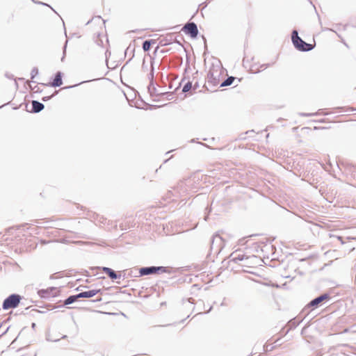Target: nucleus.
<instances>
[{
  "mask_svg": "<svg viewBox=\"0 0 356 356\" xmlns=\"http://www.w3.org/2000/svg\"><path fill=\"white\" fill-rule=\"evenodd\" d=\"M129 61H131V58H130V59H129V60H127V61L126 62V64H128V63H129Z\"/></svg>",
  "mask_w": 356,
  "mask_h": 356,
  "instance_id": "nucleus-47",
  "label": "nucleus"
},
{
  "mask_svg": "<svg viewBox=\"0 0 356 356\" xmlns=\"http://www.w3.org/2000/svg\"><path fill=\"white\" fill-rule=\"evenodd\" d=\"M15 85L16 88H18V83L16 80H15Z\"/></svg>",
  "mask_w": 356,
  "mask_h": 356,
  "instance_id": "nucleus-39",
  "label": "nucleus"
},
{
  "mask_svg": "<svg viewBox=\"0 0 356 356\" xmlns=\"http://www.w3.org/2000/svg\"><path fill=\"white\" fill-rule=\"evenodd\" d=\"M129 61H131V58H130V59H129V60H127V61L126 62V64H128V63H129Z\"/></svg>",
  "mask_w": 356,
  "mask_h": 356,
  "instance_id": "nucleus-44",
  "label": "nucleus"
},
{
  "mask_svg": "<svg viewBox=\"0 0 356 356\" xmlns=\"http://www.w3.org/2000/svg\"><path fill=\"white\" fill-rule=\"evenodd\" d=\"M31 327H32L33 328H34V327H35V323H33L31 324Z\"/></svg>",
  "mask_w": 356,
  "mask_h": 356,
  "instance_id": "nucleus-40",
  "label": "nucleus"
},
{
  "mask_svg": "<svg viewBox=\"0 0 356 356\" xmlns=\"http://www.w3.org/2000/svg\"><path fill=\"white\" fill-rule=\"evenodd\" d=\"M38 74V69L36 67H34L31 72V78L33 79Z\"/></svg>",
  "mask_w": 356,
  "mask_h": 356,
  "instance_id": "nucleus-23",
  "label": "nucleus"
},
{
  "mask_svg": "<svg viewBox=\"0 0 356 356\" xmlns=\"http://www.w3.org/2000/svg\"><path fill=\"white\" fill-rule=\"evenodd\" d=\"M31 1L33 2H34L35 3L40 4V5H43V6H47L50 7L52 9V8L50 6H49L47 3H43V2H41V1H36L35 0H31Z\"/></svg>",
  "mask_w": 356,
  "mask_h": 356,
  "instance_id": "nucleus-30",
  "label": "nucleus"
},
{
  "mask_svg": "<svg viewBox=\"0 0 356 356\" xmlns=\"http://www.w3.org/2000/svg\"><path fill=\"white\" fill-rule=\"evenodd\" d=\"M314 115H315L314 113H300V115H302V116H312Z\"/></svg>",
  "mask_w": 356,
  "mask_h": 356,
  "instance_id": "nucleus-33",
  "label": "nucleus"
},
{
  "mask_svg": "<svg viewBox=\"0 0 356 356\" xmlns=\"http://www.w3.org/2000/svg\"><path fill=\"white\" fill-rule=\"evenodd\" d=\"M197 87H198V85H197V84H195V85L194 86V89H195Z\"/></svg>",
  "mask_w": 356,
  "mask_h": 356,
  "instance_id": "nucleus-43",
  "label": "nucleus"
},
{
  "mask_svg": "<svg viewBox=\"0 0 356 356\" xmlns=\"http://www.w3.org/2000/svg\"><path fill=\"white\" fill-rule=\"evenodd\" d=\"M59 291L56 287H50L47 289H41L38 291L39 296L42 298H49L55 297L58 295Z\"/></svg>",
  "mask_w": 356,
  "mask_h": 356,
  "instance_id": "nucleus-8",
  "label": "nucleus"
},
{
  "mask_svg": "<svg viewBox=\"0 0 356 356\" xmlns=\"http://www.w3.org/2000/svg\"><path fill=\"white\" fill-rule=\"evenodd\" d=\"M139 277L153 275V274H160V273H170L171 270L169 267L165 266H147L142 267L139 268Z\"/></svg>",
  "mask_w": 356,
  "mask_h": 356,
  "instance_id": "nucleus-3",
  "label": "nucleus"
},
{
  "mask_svg": "<svg viewBox=\"0 0 356 356\" xmlns=\"http://www.w3.org/2000/svg\"><path fill=\"white\" fill-rule=\"evenodd\" d=\"M102 271L105 273L112 280H118L121 277V275L117 273L112 268L108 267H102Z\"/></svg>",
  "mask_w": 356,
  "mask_h": 356,
  "instance_id": "nucleus-12",
  "label": "nucleus"
},
{
  "mask_svg": "<svg viewBox=\"0 0 356 356\" xmlns=\"http://www.w3.org/2000/svg\"><path fill=\"white\" fill-rule=\"evenodd\" d=\"M72 87H73V86H67V87H65L64 88H65H65H72Z\"/></svg>",
  "mask_w": 356,
  "mask_h": 356,
  "instance_id": "nucleus-42",
  "label": "nucleus"
},
{
  "mask_svg": "<svg viewBox=\"0 0 356 356\" xmlns=\"http://www.w3.org/2000/svg\"><path fill=\"white\" fill-rule=\"evenodd\" d=\"M63 74L61 72L58 71L56 73L54 79L52 82L49 83L47 84H44L45 86H50L52 87H59L63 84L62 80Z\"/></svg>",
  "mask_w": 356,
  "mask_h": 356,
  "instance_id": "nucleus-10",
  "label": "nucleus"
},
{
  "mask_svg": "<svg viewBox=\"0 0 356 356\" xmlns=\"http://www.w3.org/2000/svg\"><path fill=\"white\" fill-rule=\"evenodd\" d=\"M161 95L166 96V99L168 100H171L173 99V94L172 92H161Z\"/></svg>",
  "mask_w": 356,
  "mask_h": 356,
  "instance_id": "nucleus-25",
  "label": "nucleus"
},
{
  "mask_svg": "<svg viewBox=\"0 0 356 356\" xmlns=\"http://www.w3.org/2000/svg\"><path fill=\"white\" fill-rule=\"evenodd\" d=\"M154 43L152 40H147L143 42V49L144 51H147L150 49L152 44Z\"/></svg>",
  "mask_w": 356,
  "mask_h": 356,
  "instance_id": "nucleus-19",
  "label": "nucleus"
},
{
  "mask_svg": "<svg viewBox=\"0 0 356 356\" xmlns=\"http://www.w3.org/2000/svg\"><path fill=\"white\" fill-rule=\"evenodd\" d=\"M221 72L222 65L220 60L212 63L207 74L208 83L213 86H217L220 83Z\"/></svg>",
  "mask_w": 356,
  "mask_h": 356,
  "instance_id": "nucleus-1",
  "label": "nucleus"
},
{
  "mask_svg": "<svg viewBox=\"0 0 356 356\" xmlns=\"http://www.w3.org/2000/svg\"><path fill=\"white\" fill-rule=\"evenodd\" d=\"M5 75L8 79H14V76L13 74H9L8 73H6Z\"/></svg>",
  "mask_w": 356,
  "mask_h": 356,
  "instance_id": "nucleus-32",
  "label": "nucleus"
},
{
  "mask_svg": "<svg viewBox=\"0 0 356 356\" xmlns=\"http://www.w3.org/2000/svg\"><path fill=\"white\" fill-rule=\"evenodd\" d=\"M101 291V289H92L87 291H83L79 293L80 298H90Z\"/></svg>",
  "mask_w": 356,
  "mask_h": 356,
  "instance_id": "nucleus-13",
  "label": "nucleus"
},
{
  "mask_svg": "<svg viewBox=\"0 0 356 356\" xmlns=\"http://www.w3.org/2000/svg\"><path fill=\"white\" fill-rule=\"evenodd\" d=\"M22 300V296L17 293L8 296L3 302L2 308L4 310L17 307Z\"/></svg>",
  "mask_w": 356,
  "mask_h": 356,
  "instance_id": "nucleus-4",
  "label": "nucleus"
},
{
  "mask_svg": "<svg viewBox=\"0 0 356 356\" xmlns=\"http://www.w3.org/2000/svg\"><path fill=\"white\" fill-rule=\"evenodd\" d=\"M337 239L341 241V243H343V238L342 236H337Z\"/></svg>",
  "mask_w": 356,
  "mask_h": 356,
  "instance_id": "nucleus-35",
  "label": "nucleus"
},
{
  "mask_svg": "<svg viewBox=\"0 0 356 356\" xmlns=\"http://www.w3.org/2000/svg\"><path fill=\"white\" fill-rule=\"evenodd\" d=\"M261 259L258 257L252 254V255H248L246 258V259L244 260L243 264H242L243 266H247V267H252L254 266H257L259 264V262L261 261Z\"/></svg>",
  "mask_w": 356,
  "mask_h": 356,
  "instance_id": "nucleus-9",
  "label": "nucleus"
},
{
  "mask_svg": "<svg viewBox=\"0 0 356 356\" xmlns=\"http://www.w3.org/2000/svg\"><path fill=\"white\" fill-rule=\"evenodd\" d=\"M192 88V83L191 81H188L185 85L182 88L183 92H187Z\"/></svg>",
  "mask_w": 356,
  "mask_h": 356,
  "instance_id": "nucleus-22",
  "label": "nucleus"
},
{
  "mask_svg": "<svg viewBox=\"0 0 356 356\" xmlns=\"http://www.w3.org/2000/svg\"><path fill=\"white\" fill-rule=\"evenodd\" d=\"M154 68L153 66V63L152 62L150 72L147 74V79L149 81V83H154Z\"/></svg>",
  "mask_w": 356,
  "mask_h": 356,
  "instance_id": "nucleus-20",
  "label": "nucleus"
},
{
  "mask_svg": "<svg viewBox=\"0 0 356 356\" xmlns=\"http://www.w3.org/2000/svg\"><path fill=\"white\" fill-rule=\"evenodd\" d=\"M101 300H102V298H97L95 300H94V302H99Z\"/></svg>",
  "mask_w": 356,
  "mask_h": 356,
  "instance_id": "nucleus-37",
  "label": "nucleus"
},
{
  "mask_svg": "<svg viewBox=\"0 0 356 356\" xmlns=\"http://www.w3.org/2000/svg\"><path fill=\"white\" fill-rule=\"evenodd\" d=\"M302 321V320L298 321L296 318H293L289 321L287 325L289 329L286 332H288L290 330L296 328L299 324Z\"/></svg>",
  "mask_w": 356,
  "mask_h": 356,
  "instance_id": "nucleus-17",
  "label": "nucleus"
},
{
  "mask_svg": "<svg viewBox=\"0 0 356 356\" xmlns=\"http://www.w3.org/2000/svg\"><path fill=\"white\" fill-rule=\"evenodd\" d=\"M79 298H80V297L79 296V293L76 294V295L70 296L64 300V305H71V304L74 303V302H76Z\"/></svg>",
  "mask_w": 356,
  "mask_h": 356,
  "instance_id": "nucleus-16",
  "label": "nucleus"
},
{
  "mask_svg": "<svg viewBox=\"0 0 356 356\" xmlns=\"http://www.w3.org/2000/svg\"><path fill=\"white\" fill-rule=\"evenodd\" d=\"M129 61H131V58H130V59H129V60H127V61L126 62V64H128V63H129Z\"/></svg>",
  "mask_w": 356,
  "mask_h": 356,
  "instance_id": "nucleus-46",
  "label": "nucleus"
},
{
  "mask_svg": "<svg viewBox=\"0 0 356 356\" xmlns=\"http://www.w3.org/2000/svg\"><path fill=\"white\" fill-rule=\"evenodd\" d=\"M3 106H1V107H2Z\"/></svg>",
  "mask_w": 356,
  "mask_h": 356,
  "instance_id": "nucleus-51",
  "label": "nucleus"
},
{
  "mask_svg": "<svg viewBox=\"0 0 356 356\" xmlns=\"http://www.w3.org/2000/svg\"><path fill=\"white\" fill-rule=\"evenodd\" d=\"M235 79L236 78L232 76H228L224 81H222L220 83V87H225V86H231L233 83Z\"/></svg>",
  "mask_w": 356,
  "mask_h": 356,
  "instance_id": "nucleus-18",
  "label": "nucleus"
},
{
  "mask_svg": "<svg viewBox=\"0 0 356 356\" xmlns=\"http://www.w3.org/2000/svg\"><path fill=\"white\" fill-rule=\"evenodd\" d=\"M330 298V296L329 293H323L321 296L315 298L312 300H311L309 304L307 305V307L305 308L306 309L307 308L309 307H318L323 301L327 300Z\"/></svg>",
  "mask_w": 356,
  "mask_h": 356,
  "instance_id": "nucleus-7",
  "label": "nucleus"
},
{
  "mask_svg": "<svg viewBox=\"0 0 356 356\" xmlns=\"http://www.w3.org/2000/svg\"><path fill=\"white\" fill-rule=\"evenodd\" d=\"M143 68H145V62L143 61Z\"/></svg>",
  "mask_w": 356,
  "mask_h": 356,
  "instance_id": "nucleus-48",
  "label": "nucleus"
},
{
  "mask_svg": "<svg viewBox=\"0 0 356 356\" xmlns=\"http://www.w3.org/2000/svg\"><path fill=\"white\" fill-rule=\"evenodd\" d=\"M31 104H32L31 112L33 113H40L44 108V105L42 103H41L37 100H33L31 102Z\"/></svg>",
  "mask_w": 356,
  "mask_h": 356,
  "instance_id": "nucleus-14",
  "label": "nucleus"
},
{
  "mask_svg": "<svg viewBox=\"0 0 356 356\" xmlns=\"http://www.w3.org/2000/svg\"><path fill=\"white\" fill-rule=\"evenodd\" d=\"M84 82H85V81H82V82H81V84H83V83H84Z\"/></svg>",
  "mask_w": 356,
  "mask_h": 356,
  "instance_id": "nucleus-50",
  "label": "nucleus"
},
{
  "mask_svg": "<svg viewBox=\"0 0 356 356\" xmlns=\"http://www.w3.org/2000/svg\"><path fill=\"white\" fill-rule=\"evenodd\" d=\"M183 187H184V183L181 182V183L179 184L178 186L176 188H175L173 190L175 193L181 195V193H185V191H182Z\"/></svg>",
  "mask_w": 356,
  "mask_h": 356,
  "instance_id": "nucleus-21",
  "label": "nucleus"
},
{
  "mask_svg": "<svg viewBox=\"0 0 356 356\" xmlns=\"http://www.w3.org/2000/svg\"><path fill=\"white\" fill-rule=\"evenodd\" d=\"M224 246L223 238L218 234L213 235L211 241V250L213 251L214 253L218 254Z\"/></svg>",
  "mask_w": 356,
  "mask_h": 356,
  "instance_id": "nucleus-5",
  "label": "nucleus"
},
{
  "mask_svg": "<svg viewBox=\"0 0 356 356\" xmlns=\"http://www.w3.org/2000/svg\"><path fill=\"white\" fill-rule=\"evenodd\" d=\"M67 338V335H63L60 339H65Z\"/></svg>",
  "mask_w": 356,
  "mask_h": 356,
  "instance_id": "nucleus-41",
  "label": "nucleus"
},
{
  "mask_svg": "<svg viewBox=\"0 0 356 356\" xmlns=\"http://www.w3.org/2000/svg\"><path fill=\"white\" fill-rule=\"evenodd\" d=\"M57 93H58V91H55L54 93L52 95H51V96L43 97L42 98V100L43 102H47V101L49 100L52 97H54Z\"/></svg>",
  "mask_w": 356,
  "mask_h": 356,
  "instance_id": "nucleus-28",
  "label": "nucleus"
},
{
  "mask_svg": "<svg viewBox=\"0 0 356 356\" xmlns=\"http://www.w3.org/2000/svg\"><path fill=\"white\" fill-rule=\"evenodd\" d=\"M264 348L266 351H270L273 350V346H272L270 344H266L264 346Z\"/></svg>",
  "mask_w": 356,
  "mask_h": 356,
  "instance_id": "nucleus-29",
  "label": "nucleus"
},
{
  "mask_svg": "<svg viewBox=\"0 0 356 356\" xmlns=\"http://www.w3.org/2000/svg\"><path fill=\"white\" fill-rule=\"evenodd\" d=\"M46 339L48 341H53V342H56V341H58L60 340L59 338L56 339V338L51 337V336L49 334L46 335Z\"/></svg>",
  "mask_w": 356,
  "mask_h": 356,
  "instance_id": "nucleus-26",
  "label": "nucleus"
},
{
  "mask_svg": "<svg viewBox=\"0 0 356 356\" xmlns=\"http://www.w3.org/2000/svg\"><path fill=\"white\" fill-rule=\"evenodd\" d=\"M84 82H85V81H82V82H81V84H83V83H84Z\"/></svg>",
  "mask_w": 356,
  "mask_h": 356,
  "instance_id": "nucleus-49",
  "label": "nucleus"
},
{
  "mask_svg": "<svg viewBox=\"0 0 356 356\" xmlns=\"http://www.w3.org/2000/svg\"><path fill=\"white\" fill-rule=\"evenodd\" d=\"M248 256V255H247L246 254L241 252H239L238 253H236L235 255H234V253H232L230 255V257H232V259H230V261L229 262V264L230 263H237L238 261L243 262L244 260L246 259Z\"/></svg>",
  "mask_w": 356,
  "mask_h": 356,
  "instance_id": "nucleus-11",
  "label": "nucleus"
},
{
  "mask_svg": "<svg viewBox=\"0 0 356 356\" xmlns=\"http://www.w3.org/2000/svg\"><path fill=\"white\" fill-rule=\"evenodd\" d=\"M309 326V324H307V325H305L302 329V331H301V334L303 335L304 333H305V330Z\"/></svg>",
  "mask_w": 356,
  "mask_h": 356,
  "instance_id": "nucleus-31",
  "label": "nucleus"
},
{
  "mask_svg": "<svg viewBox=\"0 0 356 356\" xmlns=\"http://www.w3.org/2000/svg\"><path fill=\"white\" fill-rule=\"evenodd\" d=\"M291 40L294 47L300 51L307 52L314 48L313 44L306 42L299 37L298 32L296 29L291 33Z\"/></svg>",
  "mask_w": 356,
  "mask_h": 356,
  "instance_id": "nucleus-2",
  "label": "nucleus"
},
{
  "mask_svg": "<svg viewBox=\"0 0 356 356\" xmlns=\"http://www.w3.org/2000/svg\"><path fill=\"white\" fill-rule=\"evenodd\" d=\"M270 65H271V64H270V63L264 64V65H262L261 66V67H264V69H265V68H267V67H270Z\"/></svg>",
  "mask_w": 356,
  "mask_h": 356,
  "instance_id": "nucleus-34",
  "label": "nucleus"
},
{
  "mask_svg": "<svg viewBox=\"0 0 356 356\" xmlns=\"http://www.w3.org/2000/svg\"><path fill=\"white\" fill-rule=\"evenodd\" d=\"M67 44V40L65 41V43L64 47H63V56L61 58V61L62 62L64 61V59L65 58Z\"/></svg>",
  "mask_w": 356,
  "mask_h": 356,
  "instance_id": "nucleus-27",
  "label": "nucleus"
},
{
  "mask_svg": "<svg viewBox=\"0 0 356 356\" xmlns=\"http://www.w3.org/2000/svg\"><path fill=\"white\" fill-rule=\"evenodd\" d=\"M182 31L192 38H195L199 33L197 26L193 22L186 23L182 28Z\"/></svg>",
  "mask_w": 356,
  "mask_h": 356,
  "instance_id": "nucleus-6",
  "label": "nucleus"
},
{
  "mask_svg": "<svg viewBox=\"0 0 356 356\" xmlns=\"http://www.w3.org/2000/svg\"><path fill=\"white\" fill-rule=\"evenodd\" d=\"M129 49H130V46H129V47H128L126 49V50H125V54L128 52V51L129 50Z\"/></svg>",
  "mask_w": 356,
  "mask_h": 356,
  "instance_id": "nucleus-38",
  "label": "nucleus"
},
{
  "mask_svg": "<svg viewBox=\"0 0 356 356\" xmlns=\"http://www.w3.org/2000/svg\"><path fill=\"white\" fill-rule=\"evenodd\" d=\"M172 40V36H170V40H168L167 38L162 39L160 41V44H161V46H165V45L169 44L170 43H171Z\"/></svg>",
  "mask_w": 356,
  "mask_h": 356,
  "instance_id": "nucleus-24",
  "label": "nucleus"
},
{
  "mask_svg": "<svg viewBox=\"0 0 356 356\" xmlns=\"http://www.w3.org/2000/svg\"><path fill=\"white\" fill-rule=\"evenodd\" d=\"M202 38L204 40V46L205 47H207V40H206V38H204V36H202Z\"/></svg>",
  "mask_w": 356,
  "mask_h": 356,
  "instance_id": "nucleus-36",
  "label": "nucleus"
},
{
  "mask_svg": "<svg viewBox=\"0 0 356 356\" xmlns=\"http://www.w3.org/2000/svg\"><path fill=\"white\" fill-rule=\"evenodd\" d=\"M129 61H131V58H130V59H129V60H127V61L126 62V64H128V63H129Z\"/></svg>",
  "mask_w": 356,
  "mask_h": 356,
  "instance_id": "nucleus-45",
  "label": "nucleus"
},
{
  "mask_svg": "<svg viewBox=\"0 0 356 356\" xmlns=\"http://www.w3.org/2000/svg\"><path fill=\"white\" fill-rule=\"evenodd\" d=\"M147 90L149 95L152 97H157L161 95V93H159L156 89V87L154 85V83H149L147 86Z\"/></svg>",
  "mask_w": 356,
  "mask_h": 356,
  "instance_id": "nucleus-15",
  "label": "nucleus"
}]
</instances>
